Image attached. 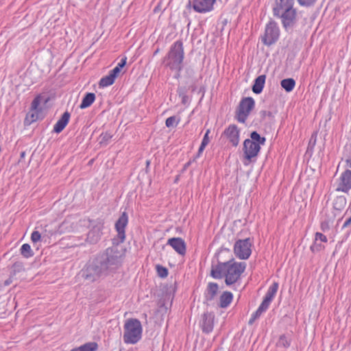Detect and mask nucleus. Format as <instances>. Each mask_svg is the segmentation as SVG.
I'll return each mask as SVG.
<instances>
[{"mask_svg": "<svg viewBox=\"0 0 351 351\" xmlns=\"http://www.w3.org/2000/svg\"><path fill=\"white\" fill-rule=\"evenodd\" d=\"M128 223V214L123 212L115 223L117 238L113 239V246L99 253L90 261L80 273L82 278L93 282L115 272L121 267L123 254L119 250L117 245L125 241V227Z\"/></svg>", "mask_w": 351, "mask_h": 351, "instance_id": "f257e3e1", "label": "nucleus"}, {"mask_svg": "<svg viewBox=\"0 0 351 351\" xmlns=\"http://www.w3.org/2000/svg\"><path fill=\"white\" fill-rule=\"evenodd\" d=\"M245 268V263L236 262L234 258L223 263L218 261L217 265H212L210 276L215 279L225 277L226 285L230 286L240 280Z\"/></svg>", "mask_w": 351, "mask_h": 351, "instance_id": "f03ea898", "label": "nucleus"}, {"mask_svg": "<svg viewBox=\"0 0 351 351\" xmlns=\"http://www.w3.org/2000/svg\"><path fill=\"white\" fill-rule=\"evenodd\" d=\"M184 58L183 43L181 40H178L171 46L168 53L163 58L162 64L170 70L182 71Z\"/></svg>", "mask_w": 351, "mask_h": 351, "instance_id": "7ed1b4c3", "label": "nucleus"}, {"mask_svg": "<svg viewBox=\"0 0 351 351\" xmlns=\"http://www.w3.org/2000/svg\"><path fill=\"white\" fill-rule=\"evenodd\" d=\"M123 339L126 344H136L142 337L143 328L141 322L135 318L125 321Z\"/></svg>", "mask_w": 351, "mask_h": 351, "instance_id": "20e7f679", "label": "nucleus"}, {"mask_svg": "<svg viewBox=\"0 0 351 351\" xmlns=\"http://www.w3.org/2000/svg\"><path fill=\"white\" fill-rule=\"evenodd\" d=\"M255 106V101L252 97L243 98L237 107L236 110V119L239 122L244 123L247 120L250 112Z\"/></svg>", "mask_w": 351, "mask_h": 351, "instance_id": "39448f33", "label": "nucleus"}, {"mask_svg": "<svg viewBox=\"0 0 351 351\" xmlns=\"http://www.w3.org/2000/svg\"><path fill=\"white\" fill-rule=\"evenodd\" d=\"M252 241L250 238L239 239L234 245V253L241 260H247L252 254Z\"/></svg>", "mask_w": 351, "mask_h": 351, "instance_id": "423d86ee", "label": "nucleus"}, {"mask_svg": "<svg viewBox=\"0 0 351 351\" xmlns=\"http://www.w3.org/2000/svg\"><path fill=\"white\" fill-rule=\"evenodd\" d=\"M280 30L277 23L270 21L265 27V34L262 37V42L267 46H271L276 43L279 38Z\"/></svg>", "mask_w": 351, "mask_h": 351, "instance_id": "0eeeda50", "label": "nucleus"}, {"mask_svg": "<svg viewBox=\"0 0 351 351\" xmlns=\"http://www.w3.org/2000/svg\"><path fill=\"white\" fill-rule=\"evenodd\" d=\"M216 0H189L186 7L192 8L195 12L205 14L214 9Z\"/></svg>", "mask_w": 351, "mask_h": 351, "instance_id": "6e6552de", "label": "nucleus"}, {"mask_svg": "<svg viewBox=\"0 0 351 351\" xmlns=\"http://www.w3.org/2000/svg\"><path fill=\"white\" fill-rule=\"evenodd\" d=\"M283 12L280 14L279 17L282 19V23L285 29L292 27L296 22V10L293 8L291 9L282 10Z\"/></svg>", "mask_w": 351, "mask_h": 351, "instance_id": "1a4fd4ad", "label": "nucleus"}, {"mask_svg": "<svg viewBox=\"0 0 351 351\" xmlns=\"http://www.w3.org/2000/svg\"><path fill=\"white\" fill-rule=\"evenodd\" d=\"M243 150L245 158L251 161L253 158L258 156L261 147L258 145H256L254 141H250L249 138H247L243 142Z\"/></svg>", "mask_w": 351, "mask_h": 351, "instance_id": "9d476101", "label": "nucleus"}, {"mask_svg": "<svg viewBox=\"0 0 351 351\" xmlns=\"http://www.w3.org/2000/svg\"><path fill=\"white\" fill-rule=\"evenodd\" d=\"M239 132L238 127L232 124L224 130L223 134L234 147H237L239 143Z\"/></svg>", "mask_w": 351, "mask_h": 351, "instance_id": "9b49d317", "label": "nucleus"}, {"mask_svg": "<svg viewBox=\"0 0 351 351\" xmlns=\"http://www.w3.org/2000/svg\"><path fill=\"white\" fill-rule=\"evenodd\" d=\"M219 290V286L216 282H209L207 285V287L204 291V303L210 306L212 304V302L214 300L215 296L217 295Z\"/></svg>", "mask_w": 351, "mask_h": 351, "instance_id": "f8f14e48", "label": "nucleus"}, {"mask_svg": "<svg viewBox=\"0 0 351 351\" xmlns=\"http://www.w3.org/2000/svg\"><path fill=\"white\" fill-rule=\"evenodd\" d=\"M351 189V170H346L340 177L337 191L348 193Z\"/></svg>", "mask_w": 351, "mask_h": 351, "instance_id": "ddd939ff", "label": "nucleus"}, {"mask_svg": "<svg viewBox=\"0 0 351 351\" xmlns=\"http://www.w3.org/2000/svg\"><path fill=\"white\" fill-rule=\"evenodd\" d=\"M167 244L171 245L180 255L186 254V247L184 241L180 237H173L168 240Z\"/></svg>", "mask_w": 351, "mask_h": 351, "instance_id": "4468645a", "label": "nucleus"}, {"mask_svg": "<svg viewBox=\"0 0 351 351\" xmlns=\"http://www.w3.org/2000/svg\"><path fill=\"white\" fill-rule=\"evenodd\" d=\"M215 315L213 313L206 312L202 316V330L205 333L210 332L214 326Z\"/></svg>", "mask_w": 351, "mask_h": 351, "instance_id": "2eb2a0df", "label": "nucleus"}, {"mask_svg": "<svg viewBox=\"0 0 351 351\" xmlns=\"http://www.w3.org/2000/svg\"><path fill=\"white\" fill-rule=\"evenodd\" d=\"M70 117L71 114L68 111L64 112L54 125L53 130V132L57 134L60 133L68 124Z\"/></svg>", "mask_w": 351, "mask_h": 351, "instance_id": "dca6fc26", "label": "nucleus"}, {"mask_svg": "<svg viewBox=\"0 0 351 351\" xmlns=\"http://www.w3.org/2000/svg\"><path fill=\"white\" fill-rule=\"evenodd\" d=\"M346 204L347 200L344 196H337L333 202V212L332 215L334 213H336L337 216L340 215V213L345 209Z\"/></svg>", "mask_w": 351, "mask_h": 351, "instance_id": "f3484780", "label": "nucleus"}, {"mask_svg": "<svg viewBox=\"0 0 351 351\" xmlns=\"http://www.w3.org/2000/svg\"><path fill=\"white\" fill-rule=\"evenodd\" d=\"M294 0H276V7L274 8L275 16H280V11L293 8Z\"/></svg>", "mask_w": 351, "mask_h": 351, "instance_id": "a211bd4d", "label": "nucleus"}, {"mask_svg": "<svg viewBox=\"0 0 351 351\" xmlns=\"http://www.w3.org/2000/svg\"><path fill=\"white\" fill-rule=\"evenodd\" d=\"M265 75H261L254 80L252 90L255 94H260L262 93L265 86Z\"/></svg>", "mask_w": 351, "mask_h": 351, "instance_id": "6ab92c4d", "label": "nucleus"}, {"mask_svg": "<svg viewBox=\"0 0 351 351\" xmlns=\"http://www.w3.org/2000/svg\"><path fill=\"white\" fill-rule=\"evenodd\" d=\"M232 299L233 295L231 292L224 291L219 297L218 306L222 308H227L232 302Z\"/></svg>", "mask_w": 351, "mask_h": 351, "instance_id": "aec40b11", "label": "nucleus"}, {"mask_svg": "<svg viewBox=\"0 0 351 351\" xmlns=\"http://www.w3.org/2000/svg\"><path fill=\"white\" fill-rule=\"evenodd\" d=\"M95 100V95L93 93H87L82 98L80 105V108L84 109L88 108Z\"/></svg>", "mask_w": 351, "mask_h": 351, "instance_id": "412c9836", "label": "nucleus"}, {"mask_svg": "<svg viewBox=\"0 0 351 351\" xmlns=\"http://www.w3.org/2000/svg\"><path fill=\"white\" fill-rule=\"evenodd\" d=\"M278 289V283L277 282H273L272 285L269 287L264 298L267 299V300L271 302L277 293Z\"/></svg>", "mask_w": 351, "mask_h": 351, "instance_id": "4be33fe9", "label": "nucleus"}, {"mask_svg": "<svg viewBox=\"0 0 351 351\" xmlns=\"http://www.w3.org/2000/svg\"><path fill=\"white\" fill-rule=\"evenodd\" d=\"M280 85L283 89L289 93L294 88L295 81L293 78H286L281 80Z\"/></svg>", "mask_w": 351, "mask_h": 351, "instance_id": "5701e85b", "label": "nucleus"}, {"mask_svg": "<svg viewBox=\"0 0 351 351\" xmlns=\"http://www.w3.org/2000/svg\"><path fill=\"white\" fill-rule=\"evenodd\" d=\"M250 141H254L256 145H264L266 142V138L264 136H261L256 131H253L250 133Z\"/></svg>", "mask_w": 351, "mask_h": 351, "instance_id": "b1692460", "label": "nucleus"}, {"mask_svg": "<svg viewBox=\"0 0 351 351\" xmlns=\"http://www.w3.org/2000/svg\"><path fill=\"white\" fill-rule=\"evenodd\" d=\"M101 234L100 228L95 227L93 230L89 231L87 235V239L91 243H96L100 239Z\"/></svg>", "mask_w": 351, "mask_h": 351, "instance_id": "393cba45", "label": "nucleus"}, {"mask_svg": "<svg viewBox=\"0 0 351 351\" xmlns=\"http://www.w3.org/2000/svg\"><path fill=\"white\" fill-rule=\"evenodd\" d=\"M97 343L95 342L86 343L78 348L72 349L71 351H96Z\"/></svg>", "mask_w": 351, "mask_h": 351, "instance_id": "a878e982", "label": "nucleus"}, {"mask_svg": "<svg viewBox=\"0 0 351 351\" xmlns=\"http://www.w3.org/2000/svg\"><path fill=\"white\" fill-rule=\"evenodd\" d=\"M20 251L21 255L26 258L32 257L34 256V252L28 243L23 244L20 249Z\"/></svg>", "mask_w": 351, "mask_h": 351, "instance_id": "bb28decb", "label": "nucleus"}, {"mask_svg": "<svg viewBox=\"0 0 351 351\" xmlns=\"http://www.w3.org/2000/svg\"><path fill=\"white\" fill-rule=\"evenodd\" d=\"M114 80L115 78L109 73L108 75L103 77L100 80L99 85L100 87H106L112 85L114 82Z\"/></svg>", "mask_w": 351, "mask_h": 351, "instance_id": "cd10ccee", "label": "nucleus"}, {"mask_svg": "<svg viewBox=\"0 0 351 351\" xmlns=\"http://www.w3.org/2000/svg\"><path fill=\"white\" fill-rule=\"evenodd\" d=\"M210 133V130H208L204 136V138L202 141V143H201V145L199 147V149H198V152H197V157H199L200 156V154L202 153V152L204 151V149H205L206 146L209 143V137H208V134Z\"/></svg>", "mask_w": 351, "mask_h": 351, "instance_id": "c85d7f7f", "label": "nucleus"}, {"mask_svg": "<svg viewBox=\"0 0 351 351\" xmlns=\"http://www.w3.org/2000/svg\"><path fill=\"white\" fill-rule=\"evenodd\" d=\"M112 137V135L108 132L101 133L99 138V144L102 146H106Z\"/></svg>", "mask_w": 351, "mask_h": 351, "instance_id": "c756f323", "label": "nucleus"}, {"mask_svg": "<svg viewBox=\"0 0 351 351\" xmlns=\"http://www.w3.org/2000/svg\"><path fill=\"white\" fill-rule=\"evenodd\" d=\"M336 217H337V214L336 213H334L331 216L330 215H326L327 219L325 221L322 222V229L323 230L328 229L329 226H330V224L332 223L334 221V220L336 218Z\"/></svg>", "mask_w": 351, "mask_h": 351, "instance_id": "7c9ffc66", "label": "nucleus"}, {"mask_svg": "<svg viewBox=\"0 0 351 351\" xmlns=\"http://www.w3.org/2000/svg\"><path fill=\"white\" fill-rule=\"evenodd\" d=\"M290 339H289L285 335H282L279 337L277 345L279 347L288 348L290 346Z\"/></svg>", "mask_w": 351, "mask_h": 351, "instance_id": "2f4dec72", "label": "nucleus"}, {"mask_svg": "<svg viewBox=\"0 0 351 351\" xmlns=\"http://www.w3.org/2000/svg\"><path fill=\"white\" fill-rule=\"evenodd\" d=\"M38 118V111H35L34 112H29L27 114L25 118V122H27L28 124H31L32 123L36 121Z\"/></svg>", "mask_w": 351, "mask_h": 351, "instance_id": "473e14b6", "label": "nucleus"}, {"mask_svg": "<svg viewBox=\"0 0 351 351\" xmlns=\"http://www.w3.org/2000/svg\"><path fill=\"white\" fill-rule=\"evenodd\" d=\"M156 271L158 276L161 278H165L168 276V269L162 265H158L156 266Z\"/></svg>", "mask_w": 351, "mask_h": 351, "instance_id": "72a5a7b5", "label": "nucleus"}, {"mask_svg": "<svg viewBox=\"0 0 351 351\" xmlns=\"http://www.w3.org/2000/svg\"><path fill=\"white\" fill-rule=\"evenodd\" d=\"M178 121H176V117L174 116L169 117L166 119L165 125L167 128L177 126Z\"/></svg>", "mask_w": 351, "mask_h": 351, "instance_id": "f704fd0d", "label": "nucleus"}, {"mask_svg": "<svg viewBox=\"0 0 351 351\" xmlns=\"http://www.w3.org/2000/svg\"><path fill=\"white\" fill-rule=\"evenodd\" d=\"M40 104V97L37 96L34 99V100L32 102L31 110L32 111H38V108Z\"/></svg>", "mask_w": 351, "mask_h": 351, "instance_id": "c9c22d12", "label": "nucleus"}, {"mask_svg": "<svg viewBox=\"0 0 351 351\" xmlns=\"http://www.w3.org/2000/svg\"><path fill=\"white\" fill-rule=\"evenodd\" d=\"M31 240L34 243H36L37 242L42 240V237L40 233L37 231L34 230L31 235Z\"/></svg>", "mask_w": 351, "mask_h": 351, "instance_id": "e433bc0d", "label": "nucleus"}, {"mask_svg": "<svg viewBox=\"0 0 351 351\" xmlns=\"http://www.w3.org/2000/svg\"><path fill=\"white\" fill-rule=\"evenodd\" d=\"M297 1L301 6L311 7L315 3L317 0H297Z\"/></svg>", "mask_w": 351, "mask_h": 351, "instance_id": "4c0bfd02", "label": "nucleus"}, {"mask_svg": "<svg viewBox=\"0 0 351 351\" xmlns=\"http://www.w3.org/2000/svg\"><path fill=\"white\" fill-rule=\"evenodd\" d=\"M270 303L271 302L267 300V299L263 298V302L258 308H259L260 311H263V313L269 308Z\"/></svg>", "mask_w": 351, "mask_h": 351, "instance_id": "58836bf2", "label": "nucleus"}, {"mask_svg": "<svg viewBox=\"0 0 351 351\" xmlns=\"http://www.w3.org/2000/svg\"><path fill=\"white\" fill-rule=\"evenodd\" d=\"M315 241H320L321 242L326 243V242H327L328 239H327V237L322 233L317 232L315 234Z\"/></svg>", "mask_w": 351, "mask_h": 351, "instance_id": "ea45409f", "label": "nucleus"}, {"mask_svg": "<svg viewBox=\"0 0 351 351\" xmlns=\"http://www.w3.org/2000/svg\"><path fill=\"white\" fill-rule=\"evenodd\" d=\"M323 248L322 245L317 243V241H315L314 243L311 246V250L313 252H319Z\"/></svg>", "mask_w": 351, "mask_h": 351, "instance_id": "a19ab883", "label": "nucleus"}, {"mask_svg": "<svg viewBox=\"0 0 351 351\" xmlns=\"http://www.w3.org/2000/svg\"><path fill=\"white\" fill-rule=\"evenodd\" d=\"M260 115H261V117L262 119H266V117H269V118L273 117L272 112L270 111H267V110H261L260 112Z\"/></svg>", "mask_w": 351, "mask_h": 351, "instance_id": "79ce46f5", "label": "nucleus"}, {"mask_svg": "<svg viewBox=\"0 0 351 351\" xmlns=\"http://www.w3.org/2000/svg\"><path fill=\"white\" fill-rule=\"evenodd\" d=\"M177 93H178V94L180 97H182L187 95H186L187 90H186V87L179 86L178 88Z\"/></svg>", "mask_w": 351, "mask_h": 351, "instance_id": "37998d69", "label": "nucleus"}, {"mask_svg": "<svg viewBox=\"0 0 351 351\" xmlns=\"http://www.w3.org/2000/svg\"><path fill=\"white\" fill-rule=\"evenodd\" d=\"M127 62V57L123 58L121 61L117 64L116 67H117L119 70H121L126 64Z\"/></svg>", "mask_w": 351, "mask_h": 351, "instance_id": "c03bdc74", "label": "nucleus"}, {"mask_svg": "<svg viewBox=\"0 0 351 351\" xmlns=\"http://www.w3.org/2000/svg\"><path fill=\"white\" fill-rule=\"evenodd\" d=\"M121 72V70H119L117 67H114L112 70H111L110 71V74L112 75L114 78H117L119 74V73Z\"/></svg>", "mask_w": 351, "mask_h": 351, "instance_id": "a18cd8bd", "label": "nucleus"}, {"mask_svg": "<svg viewBox=\"0 0 351 351\" xmlns=\"http://www.w3.org/2000/svg\"><path fill=\"white\" fill-rule=\"evenodd\" d=\"M263 313V311H259V308H258L252 315V316L254 317V318H255L256 319H257L258 318H259V317L261 315V314Z\"/></svg>", "mask_w": 351, "mask_h": 351, "instance_id": "49530a36", "label": "nucleus"}, {"mask_svg": "<svg viewBox=\"0 0 351 351\" xmlns=\"http://www.w3.org/2000/svg\"><path fill=\"white\" fill-rule=\"evenodd\" d=\"M351 224V217L348 218L343 224L342 228H346Z\"/></svg>", "mask_w": 351, "mask_h": 351, "instance_id": "de8ad7c7", "label": "nucleus"}, {"mask_svg": "<svg viewBox=\"0 0 351 351\" xmlns=\"http://www.w3.org/2000/svg\"><path fill=\"white\" fill-rule=\"evenodd\" d=\"M181 99H182V104L185 105V104L189 103V97L187 95L182 97Z\"/></svg>", "mask_w": 351, "mask_h": 351, "instance_id": "09e8293b", "label": "nucleus"}, {"mask_svg": "<svg viewBox=\"0 0 351 351\" xmlns=\"http://www.w3.org/2000/svg\"><path fill=\"white\" fill-rule=\"evenodd\" d=\"M315 141H316V134H313L311 136V138L310 139V143H313V144L315 145Z\"/></svg>", "mask_w": 351, "mask_h": 351, "instance_id": "8fccbe9b", "label": "nucleus"}, {"mask_svg": "<svg viewBox=\"0 0 351 351\" xmlns=\"http://www.w3.org/2000/svg\"><path fill=\"white\" fill-rule=\"evenodd\" d=\"M176 71L175 78L178 79L180 77L181 71L174 70Z\"/></svg>", "mask_w": 351, "mask_h": 351, "instance_id": "3c124183", "label": "nucleus"}, {"mask_svg": "<svg viewBox=\"0 0 351 351\" xmlns=\"http://www.w3.org/2000/svg\"><path fill=\"white\" fill-rule=\"evenodd\" d=\"M191 164V161H189L187 162L184 165V167H183V171L186 170Z\"/></svg>", "mask_w": 351, "mask_h": 351, "instance_id": "603ef678", "label": "nucleus"}, {"mask_svg": "<svg viewBox=\"0 0 351 351\" xmlns=\"http://www.w3.org/2000/svg\"><path fill=\"white\" fill-rule=\"evenodd\" d=\"M25 155H26L25 152H21V154H20V161H21L22 159L25 158Z\"/></svg>", "mask_w": 351, "mask_h": 351, "instance_id": "864d4df0", "label": "nucleus"}, {"mask_svg": "<svg viewBox=\"0 0 351 351\" xmlns=\"http://www.w3.org/2000/svg\"><path fill=\"white\" fill-rule=\"evenodd\" d=\"M255 320H256V319H255V318H254V317H253V316H251V317H250V320H249V322H248V324H249L250 325H252V324L255 322Z\"/></svg>", "mask_w": 351, "mask_h": 351, "instance_id": "5fc2aeb1", "label": "nucleus"}, {"mask_svg": "<svg viewBox=\"0 0 351 351\" xmlns=\"http://www.w3.org/2000/svg\"><path fill=\"white\" fill-rule=\"evenodd\" d=\"M346 163L351 168V158L346 160Z\"/></svg>", "mask_w": 351, "mask_h": 351, "instance_id": "6e6d98bb", "label": "nucleus"}, {"mask_svg": "<svg viewBox=\"0 0 351 351\" xmlns=\"http://www.w3.org/2000/svg\"><path fill=\"white\" fill-rule=\"evenodd\" d=\"M149 165H150V161L149 160H147L146 161V171H147V169H148V167H149Z\"/></svg>", "mask_w": 351, "mask_h": 351, "instance_id": "4d7b16f0", "label": "nucleus"}, {"mask_svg": "<svg viewBox=\"0 0 351 351\" xmlns=\"http://www.w3.org/2000/svg\"><path fill=\"white\" fill-rule=\"evenodd\" d=\"M9 284H10V282H8V280H6V281L5 282V285H8Z\"/></svg>", "mask_w": 351, "mask_h": 351, "instance_id": "13d9d810", "label": "nucleus"}, {"mask_svg": "<svg viewBox=\"0 0 351 351\" xmlns=\"http://www.w3.org/2000/svg\"><path fill=\"white\" fill-rule=\"evenodd\" d=\"M341 219H342V217L339 218V219H338V222H339V221H341Z\"/></svg>", "mask_w": 351, "mask_h": 351, "instance_id": "bf43d9fd", "label": "nucleus"}]
</instances>
